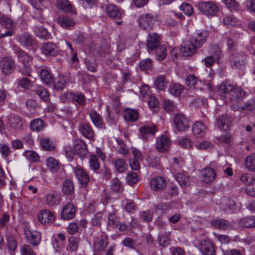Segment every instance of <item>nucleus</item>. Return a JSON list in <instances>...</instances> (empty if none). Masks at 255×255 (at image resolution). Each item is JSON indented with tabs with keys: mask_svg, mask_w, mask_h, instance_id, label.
I'll use <instances>...</instances> for the list:
<instances>
[{
	"mask_svg": "<svg viewBox=\"0 0 255 255\" xmlns=\"http://www.w3.org/2000/svg\"><path fill=\"white\" fill-rule=\"evenodd\" d=\"M221 96L232 101L241 100L245 96V92L241 87L223 82L218 88Z\"/></svg>",
	"mask_w": 255,
	"mask_h": 255,
	"instance_id": "f257e3e1",
	"label": "nucleus"
},
{
	"mask_svg": "<svg viewBox=\"0 0 255 255\" xmlns=\"http://www.w3.org/2000/svg\"><path fill=\"white\" fill-rule=\"evenodd\" d=\"M197 7L201 13L207 15H213L218 11L217 5L210 1L200 2Z\"/></svg>",
	"mask_w": 255,
	"mask_h": 255,
	"instance_id": "f03ea898",
	"label": "nucleus"
},
{
	"mask_svg": "<svg viewBox=\"0 0 255 255\" xmlns=\"http://www.w3.org/2000/svg\"><path fill=\"white\" fill-rule=\"evenodd\" d=\"M173 123L176 128L180 131L186 130L190 127L189 120L182 113L174 116Z\"/></svg>",
	"mask_w": 255,
	"mask_h": 255,
	"instance_id": "7ed1b4c3",
	"label": "nucleus"
},
{
	"mask_svg": "<svg viewBox=\"0 0 255 255\" xmlns=\"http://www.w3.org/2000/svg\"><path fill=\"white\" fill-rule=\"evenodd\" d=\"M74 175L78 181L79 186L81 188L87 186L90 181V177L88 173L82 167H77L74 169Z\"/></svg>",
	"mask_w": 255,
	"mask_h": 255,
	"instance_id": "20e7f679",
	"label": "nucleus"
},
{
	"mask_svg": "<svg viewBox=\"0 0 255 255\" xmlns=\"http://www.w3.org/2000/svg\"><path fill=\"white\" fill-rule=\"evenodd\" d=\"M156 18L149 13L142 14L140 16L138 22L140 27L146 31H148L153 27Z\"/></svg>",
	"mask_w": 255,
	"mask_h": 255,
	"instance_id": "39448f33",
	"label": "nucleus"
},
{
	"mask_svg": "<svg viewBox=\"0 0 255 255\" xmlns=\"http://www.w3.org/2000/svg\"><path fill=\"white\" fill-rule=\"evenodd\" d=\"M0 69L5 75L10 74L15 69L14 60L10 57H4L0 61Z\"/></svg>",
	"mask_w": 255,
	"mask_h": 255,
	"instance_id": "423d86ee",
	"label": "nucleus"
},
{
	"mask_svg": "<svg viewBox=\"0 0 255 255\" xmlns=\"http://www.w3.org/2000/svg\"><path fill=\"white\" fill-rule=\"evenodd\" d=\"M198 249L204 255H215V250L214 245L209 239L201 241Z\"/></svg>",
	"mask_w": 255,
	"mask_h": 255,
	"instance_id": "0eeeda50",
	"label": "nucleus"
},
{
	"mask_svg": "<svg viewBox=\"0 0 255 255\" xmlns=\"http://www.w3.org/2000/svg\"><path fill=\"white\" fill-rule=\"evenodd\" d=\"M37 218L40 223L47 225L54 221L55 215L52 211L48 209H42L38 214Z\"/></svg>",
	"mask_w": 255,
	"mask_h": 255,
	"instance_id": "6e6552de",
	"label": "nucleus"
},
{
	"mask_svg": "<svg viewBox=\"0 0 255 255\" xmlns=\"http://www.w3.org/2000/svg\"><path fill=\"white\" fill-rule=\"evenodd\" d=\"M139 137L145 142L148 140V138L152 136L157 131V128L155 125L143 126L139 129Z\"/></svg>",
	"mask_w": 255,
	"mask_h": 255,
	"instance_id": "1a4fd4ad",
	"label": "nucleus"
},
{
	"mask_svg": "<svg viewBox=\"0 0 255 255\" xmlns=\"http://www.w3.org/2000/svg\"><path fill=\"white\" fill-rule=\"evenodd\" d=\"M24 236L27 241L34 246H38L41 240V235L38 231L25 230Z\"/></svg>",
	"mask_w": 255,
	"mask_h": 255,
	"instance_id": "9d476101",
	"label": "nucleus"
},
{
	"mask_svg": "<svg viewBox=\"0 0 255 255\" xmlns=\"http://www.w3.org/2000/svg\"><path fill=\"white\" fill-rule=\"evenodd\" d=\"M151 188L155 191H161L166 186V181L165 178L161 176L153 177L150 181Z\"/></svg>",
	"mask_w": 255,
	"mask_h": 255,
	"instance_id": "9b49d317",
	"label": "nucleus"
},
{
	"mask_svg": "<svg viewBox=\"0 0 255 255\" xmlns=\"http://www.w3.org/2000/svg\"><path fill=\"white\" fill-rule=\"evenodd\" d=\"M209 32L205 30H198L192 38V40L198 48H200L206 42L209 36Z\"/></svg>",
	"mask_w": 255,
	"mask_h": 255,
	"instance_id": "f8f14e48",
	"label": "nucleus"
},
{
	"mask_svg": "<svg viewBox=\"0 0 255 255\" xmlns=\"http://www.w3.org/2000/svg\"><path fill=\"white\" fill-rule=\"evenodd\" d=\"M247 60L246 55L243 53H235L231 59L233 66L236 69L243 70L245 67Z\"/></svg>",
	"mask_w": 255,
	"mask_h": 255,
	"instance_id": "ddd939ff",
	"label": "nucleus"
},
{
	"mask_svg": "<svg viewBox=\"0 0 255 255\" xmlns=\"http://www.w3.org/2000/svg\"><path fill=\"white\" fill-rule=\"evenodd\" d=\"M60 195L56 192L48 193L44 197V203L48 207H53L59 204Z\"/></svg>",
	"mask_w": 255,
	"mask_h": 255,
	"instance_id": "4468645a",
	"label": "nucleus"
},
{
	"mask_svg": "<svg viewBox=\"0 0 255 255\" xmlns=\"http://www.w3.org/2000/svg\"><path fill=\"white\" fill-rule=\"evenodd\" d=\"M199 48L194 42L191 41H184L180 48L181 53L185 56H190L193 55L196 51V49Z\"/></svg>",
	"mask_w": 255,
	"mask_h": 255,
	"instance_id": "2eb2a0df",
	"label": "nucleus"
},
{
	"mask_svg": "<svg viewBox=\"0 0 255 255\" xmlns=\"http://www.w3.org/2000/svg\"><path fill=\"white\" fill-rule=\"evenodd\" d=\"M216 177V173L215 170L211 167H207L201 171L200 178L202 181L206 183L213 182Z\"/></svg>",
	"mask_w": 255,
	"mask_h": 255,
	"instance_id": "dca6fc26",
	"label": "nucleus"
},
{
	"mask_svg": "<svg viewBox=\"0 0 255 255\" xmlns=\"http://www.w3.org/2000/svg\"><path fill=\"white\" fill-rule=\"evenodd\" d=\"M104 10L107 15L113 19L120 18L122 12L120 9L114 4L109 3L103 6Z\"/></svg>",
	"mask_w": 255,
	"mask_h": 255,
	"instance_id": "f3484780",
	"label": "nucleus"
},
{
	"mask_svg": "<svg viewBox=\"0 0 255 255\" xmlns=\"http://www.w3.org/2000/svg\"><path fill=\"white\" fill-rule=\"evenodd\" d=\"M210 224L214 228L223 230L232 228L233 224L230 221L224 219L216 218L211 220Z\"/></svg>",
	"mask_w": 255,
	"mask_h": 255,
	"instance_id": "a211bd4d",
	"label": "nucleus"
},
{
	"mask_svg": "<svg viewBox=\"0 0 255 255\" xmlns=\"http://www.w3.org/2000/svg\"><path fill=\"white\" fill-rule=\"evenodd\" d=\"M65 97L73 103H76L80 106H84L85 104L86 97L82 93H66L64 94Z\"/></svg>",
	"mask_w": 255,
	"mask_h": 255,
	"instance_id": "6ab92c4d",
	"label": "nucleus"
},
{
	"mask_svg": "<svg viewBox=\"0 0 255 255\" xmlns=\"http://www.w3.org/2000/svg\"><path fill=\"white\" fill-rule=\"evenodd\" d=\"M80 133L86 138L93 140L95 137L94 131L89 123H83L79 125Z\"/></svg>",
	"mask_w": 255,
	"mask_h": 255,
	"instance_id": "aec40b11",
	"label": "nucleus"
},
{
	"mask_svg": "<svg viewBox=\"0 0 255 255\" xmlns=\"http://www.w3.org/2000/svg\"><path fill=\"white\" fill-rule=\"evenodd\" d=\"M162 45L160 44V37L155 33H149L146 40V46L148 49L154 50L158 46Z\"/></svg>",
	"mask_w": 255,
	"mask_h": 255,
	"instance_id": "412c9836",
	"label": "nucleus"
},
{
	"mask_svg": "<svg viewBox=\"0 0 255 255\" xmlns=\"http://www.w3.org/2000/svg\"><path fill=\"white\" fill-rule=\"evenodd\" d=\"M75 215V208L71 203H66L62 208L61 212V217L65 220L72 219Z\"/></svg>",
	"mask_w": 255,
	"mask_h": 255,
	"instance_id": "4be33fe9",
	"label": "nucleus"
},
{
	"mask_svg": "<svg viewBox=\"0 0 255 255\" xmlns=\"http://www.w3.org/2000/svg\"><path fill=\"white\" fill-rule=\"evenodd\" d=\"M14 54L16 56L18 61L22 64H29L32 60V57L19 47L14 50Z\"/></svg>",
	"mask_w": 255,
	"mask_h": 255,
	"instance_id": "5701e85b",
	"label": "nucleus"
},
{
	"mask_svg": "<svg viewBox=\"0 0 255 255\" xmlns=\"http://www.w3.org/2000/svg\"><path fill=\"white\" fill-rule=\"evenodd\" d=\"M16 40L23 47L31 46L34 42V38L28 33L18 35Z\"/></svg>",
	"mask_w": 255,
	"mask_h": 255,
	"instance_id": "b1692460",
	"label": "nucleus"
},
{
	"mask_svg": "<svg viewBox=\"0 0 255 255\" xmlns=\"http://www.w3.org/2000/svg\"><path fill=\"white\" fill-rule=\"evenodd\" d=\"M186 85L191 88L201 89L202 82L198 78L194 75H188L185 79Z\"/></svg>",
	"mask_w": 255,
	"mask_h": 255,
	"instance_id": "393cba45",
	"label": "nucleus"
},
{
	"mask_svg": "<svg viewBox=\"0 0 255 255\" xmlns=\"http://www.w3.org/2000/svg\"><path fill=\"white\" fill-rule=\"evenodd\" d=\"M218 128L223 130H227L231 125V118L227 115H223L218 118L216 120Z\"/></svg>",
	"mask_w": 255,
	"mask_h": 255,
	"instance_id": "a878e982",
	"label": "nucleus"
},
{
	"mask_svg": "<svg viewBox=\"0 0 255 255\" xmlns=\"http://www.w3.org/2000/svg\"><path fill=\"white\" fill-rule=\"evenodd\" d=\"M41 49L42 53L47 56H55L58 53L56 45L51 42L44 43Z\"/></svg>",
	"mask_w": 255,
	"mask_h": 255,
	"instance_id": "bb28decb",
	"label": "nucleus"
},
{
	"mask_svg": "<svg viewBox=\"0 0 255 255\" xmlns=\"http://www.w3.org/2000/svg\"><path fill=\"white\" fill-rule=\"evenodd\" d=\"M36 70L39 73L40 78L44 83L48 84L52 82L51 74L45 66H41L39 70L37 68Z\"/></svg>",
	"mask_w": 255,
	"mask_h": 255,
	"instance_id": "cd10ccee",
	"label": "nucleus"
},
{
	"mask_svg": "<svg viewBox=\"0 0 255 255\" xmlns=\"http://www.w3.org/2000/svg\"><path fill=\"white\" fill-rule=\"evenodd\" d=\"M57 22L63 28H69L75 25L74 20L67 15H61L56 19Z\"/></svg>",
	"mask_w": 255,
	"mask_h": 255,
	"instance_id": "c85d7f7f",
	"label": "nucleus"
},
{
	"mask_svg": "<svg viewBox=\"0 0 255 255\" xmlns=\"http://www.w3.org/2000/svg\"><path fill=\"white\" fill-rule=\"evenodd\" d=\"M57 7L65 13L75 14L73 4L67 0H58L56 3Z\"/></svg>",
	"mask_w": 255,
	"mask_h": 255,
	"instance_id": "c756f323",
	"label": "nucleus"
},
{
	"mask_svg": "<svg viewBox=\"0 0 255 255\" xmlns=\"http://www.w3.org/2000/svg\"><path fill=\"white\" fill-rule=\"evenodd\" d=\"M36 36L41 39H48L50 37V33L41 25H35L32 27Z\"/></svg>",
	"mask_w": 255,
	"mask_h": 255,
	"instance_id": "7c9ffc66",
	"label": "nucleus"
},
{
	"mask_svg": "<svg viewBox=\"0 0 255 255\" xmlns=\"http://www.w3.org/2000/svg\"><path fill=\"white\" fill-rule=\"evenodd\" d=\"M46 124L43 120L37 118L32 120L29 125L31 130L33 131L39 132L44 129Z\"/></svg>",
	"mask_w": 255,
	"mask_h": 255,
	"instance_id": "2f4dec72",
	"label": "nucleus"
},
{
	"mask_svg": "<svg viewBox=\"0 0 255 255\" xmlns=\"http://www.w3.org/2000/svg\"><path fill=\"white\" fill-rule=\"evenodd\" d=\"M206 130L205 126L200 122H195L192 126L193 133L197 137H203L205 135Z\"/></svg>",
	"mask_w": 255,
	"mask_h": 255,
	"instance_id": "473e14b6",
	"label": "nucleus"
},
{
	"mask_svg": "<svg viewBox=\"0 0 255 255\" xmlns=\"http://www.w3.org/2000/svg\"><path fill=\"white\" fill-rule=\"evenodd\" d=\"M90 119L93 125L97 128H101L104 126L102 117L95 111H91L89 113Z\"/></svg>",
	"mask_w": 255,
	"mask_h": 255,
	"instance_id": "72a5a7b5",
	"label": "nucleus"
},
{
	"mask_svg": "<svg viewBox=\"0 0 255 255\" xmlns=\"http://www.w3.org/2000/svg\"><path fill=\"white\" fill-rule=\"evenodd\" d=\"M223 22L224 25L229 27L241 26V22L239 19L232 14L225 16L223 19Z\"/></svg>",
	"mask_w": 255,
	"mask_h": 255,
	"instance_id": "f704fd0d",
	"label": "nucleus"
},
{
	"mask_svg": "<svg viewBox=\"0 0 255 255\" xmlns=\"http://www.w3.org/2000/svg\"><path fill=\"white\" fill-rule=\"evenodd\" d=\"M209 56L214 59L215 61H218L222 56L221 48L216 45H210L208 49Z\"/></svg>",
	"mask_w": 255,
	"mask_h": 255,
	"instance_id": "c9c22d12",
	"label": "nucleus"
},
{
	"mask_svg": "<svg viewBox=\"0 0 255 255\" xmlns=\"http://www.w3.org/2000/svg\"><path fill=\"white\" fill-rule=\"evenodd\" d=\"M124 117L128 121L134 122L138 118L139 115L137 111L134 109L127 108L123 111Z\"/></svg>",
	"mask_w": 255,
	"mask_h": 255,
	"instance_id": "e433bc0d",
	"label": "nucleus"
},
{
	"mask_svg": "<svg viewBox=\"0 0 255 255\" xmlns=\"http://www.w3.org/2000/svg\"><path fill=\"white\" fill-rule=\"evenodd\" d=\"M244 165L248 171L255 172V153L251 154L245 158Z\"/></svg>",
	"mask_w": 255,
	"mask_h": 255,
	"instance_id": "4c0bfd02",
	"label": "nucleus"
},
{
	"mask_svg": "<svg viewBox=\"0 0 255 255\" xmlns=\"http://www.w3.org/2000/svg\"><path fill=\"white\" fill-rule=\"evenodd\" d=\"M88 161L90 169L94 172L97 173L100 167L97 157L94 154H91L89 155Z\"/></svg>",
	"mask_w": 255,
	"mask_h": 255,
	"instance_id": "58836bf2",
	"label": "nucleus"
},
{
	"mask_svg": "<svg viewBox=\"0 0 255 255\" xmlns=\"http://www.w3.org/2000/svg\"><path fill=\"white\" fill-rule=\"evenodd\" d=\"M47 168L53 173L56 172L60 168L59 163L53 157H50L46 160Z\"/></svg>",
	"mask_w": 255,
	"mask_h": 255,
	"instance_id": "ea45409f",
	"label": "nucleus"
},
{
	"mask_svg": "<svg viewBox=\"0 0 255 255\" xmlns=\"http://www.w3.org/2000/svg\"><path fill=\"white\" fill-rule=\"evenodd\" d=\"M79 246V240L77 238L72 236L68 240V245L66 247L67 251L71 252L77 251Z\"/></svg>",
	"mask_w": 255,
	"mask_h": 255,
	"instance_id": "a19ab883",
	"label": "nucleus"
},
{
	"mask_svg": "<svg viewBox=\"0 0 255 255\" xmlns=\"http://www.w3.org/2000/svg\"><path fill=\"white\" fill-rule=\"evenodd\" d=\"M241 34L236 33L235 31H232L227 37L228 49H231L236 45V42L238 38L240 37Z\"/></svg>",
	"mask_w": 255,
	"mask_h": 255,
	"instance_id": "79ce46f5",
	"label": "nucleus"
},
{
	"mask_svg": "<svg viewBox=\"0 0 255 255\" xmlns=\"http://www.w3.org/2000/svg\"><path fill=\"white\" fill-rule=\"evenodd\" d=\"M108 241L105 239L97 238L93 243L95 250L97 251H103L107 247Z\"/></svg>",
	"mask_w": 255,
	"mask_h": 255,
	"instance_id": "37998d69",
	"label": "nucleus"
},
{
	"mask_svg": "<svg viewBox=\"0 0 255 255\" xmlns=\"http://www.w3.org/2000/svg\"><path fill=\"white\" fill-rule=\"evenodd\" d=\"M239 225L244 228L255 227V216L246 217L239 221Z\"/></svg>",
	"mask_w": 255,
	"mask_h": 255,
	"instance_id": "c03bdc74",
	"label": "nucleus"
},
{
	"mask_svg": "<svg viewBox=\"0 0 255 255\" xmlns=\"http://www.w3.org/2000/svg\"><path fill=\"white\" fill-rule=\"evenodd\" d=\"M175 178L181 186L187 185L189 183V176L185 173H178L175 175Z\"/></svg>",
	"mask_w": 255,
	"mask_h": 255,
	"instance_id": "a18cd8bd",
	"label": "nucleus"
},
{
	"mask_svg": "<svg viewBox=\"0 0 255 255\" xmlns=\"http://www.w3.org/2000/svg\"><path fill=\"white\" fill-rule=\"evenodd\" d=\"M115 168L118 172L123 173L126 171L128 168V165L125 160L123 159H117L113 162Z\"/></svg>",
	"mask_w": 255,
	"mask_h": 255,
	"instance_id": "49530a36",
	"label": "nucleus"
},
{
	"mask_svg": "<svg viewBox=\"0 0 255 255\" xmlns=\"http://www.w3.org/2000/svg\"><path fill=\"white\" fill-rule=\"evenodd\" d=\"M62 192L64 194L67 196L74 193V185L71 180H66L64 182L62 187Z\"/></svg>",
	"mask_w": 255,
	"mask_h": 255,
	"instance_id": "de8ad7c7",
	"label": "nucleus"
},
{
	"mask_svg": "<svg viewBox=\"0 0 255 255\" xmlns=\"http://www.w3.org/2000/svg\"><path fill=\"white\" fill-rule=\"evenodd\" d=\"M75 153L80 157H85L88 153L86 144H74Z\"/></svg>",
	"mask_w": 255,
	"mask_h": 255,
	"instance_id": "09e8293b",
	"label": "nucleus"
},
{
	"mask_svg": "<svg viewBox=\"0 0 255 255\" xmlns=\"http://www.w3.org/2000/svg\"><path fill=\"white\" fill-rule=\"evenodd\" d=\"M157 88L160 90H164L169 85V82L162 76H158L155 82Z\"/></svg>",
	"mask_w": 255,
	"mask_h": 255,
	"instance_id": "8fccbe9b",
	"label": "nucleus"
},
{
	"mask_svg": "<svg viewBox=\"0 0 255 255\" xmlns=\"http://www.w3.org/2000/svg\"><path fill=\"white\" fill-rule=\"evenodd\" d=\"M10 126L15 129L20 128L22 126L20 118L16 115H13L9 119Z\"/></svg>",
	"mask_w": 255,
	"mask_h": 255,
	"instance_id": "3c124183",
	"label": "nucleus"
},
{
	"mask_svg": "<svg viewBox=\"0 0 255 255\" xmlns=\"http://www.w3.org/2000/svg\"><path fill=\"white\" fill-rule=\"evenodd\" d=\"M154 50H155V55L157 60L162 61L166 58L167 51L164 45L158 46Z\"/></svg>",
	"mask_w": 255,
	"mask_h": 255,
	"instance_id": "603ef678",
	"label": "nucleus"
},
{
	"mask_svg": "<svg viewBox=\"0 0 255 255\" xmlns=\"http://www.w3.org/2000/svg\"><path fill=\"white\" fill-rule=\"evenodd\" d=\"M246 191L249 196L255 197V177L254 176L251 180L246 184Z\"/></svg>",
	"mask_w": 255,
	"mask_h": 255,
	"instance_id": "864d4df0",
	"label": "nucleus"
},
{
	"mask_svg": "<svg viewBox=\"0 0 255 255\" xmlns=\"http://www.w3.org/2000/svg\"><path fill=\"white\" fill-rule=\"evenodd\" d=\"M27 160L31 162H37L39 160V155L35 151L32 150H26L23 153Z\"/></svg>",
	"mask_w": 255,
	"mask_h": 255,
	"instance_id": "5fc2aeb1",
	"label": "nucleus"
},
{
	"mask_svg": "<svg viewBox=\"0 0 255 255\" xmlns=\"http://www.w3.org/2000/svg\"><path fill=\"white\" fill-rule=\"evenodd\" d=\"M183 90V87L179 84H173L169 88L171 94L176 97L179 96Z\"/></svg>",
	"mask_w": 255,
	"mask_h": 255,
	"instance_id": "6e6d98bb",
	"label": "nucleus"
},
{
	"mask_svg": "<svg viewBox=\"0 0 255 255\" xmlns=\"http://www.w3.org/2000/svg\"><path fill=\"white\" fill-rule=\"evenodd\" d=\"M119 220L118 217L114 214H110L108 217L107 225L109 228L114 229L118 227Z\"/></svg>",
	"mask_w": 255,
	"mask_h": 255,
	"instance_id": "4d7b16f0",
	"label": "nucleus"
},
{
	"mask_svg": "<svg viewBox=\"0 0 255 255\" xmlns=\"http://www.w3.org/2000/svg\"><path fill=\"white\" fill-rule=\"evenodd\" d=\"M0 23L6 28L10 29L14 26V21L11 18L4 15H2L0 16Z\"/></svg>",
	"mask_w": 255,
	"mask_h": 255,
	"instance_id": "13d9d810",
	"label": "nucleus"
},
{
	"mask_svg": "<svg viewBox=\"0 0 255 255\" xmlns=\"http://www.w3.org/2000/svg\"><path fill=\"white\" fill-rule=\"evenodd\" d=\"M20 255H36V253L28 244H23L20 246Z\"/></svg>",
	"mask_w": 255,
	"mask_h": 255,
	"instance_id": "bf43d9fd",
	"label": "nucleus"
},
{
	"mask_svg": "<svg viewBox=\"0 0 255 255\" xmlns=\"http://www.w3.org/2000/svg\"><path fill=\"white\" fill-rule=\"evenodd\" d=\"M36 94L44 101L48 100V94L46 89L43 87H38L35 90Z\"/></svg>",
	"mask_w": 255,
	"mask_h": 255,
	"instance_id": "052dcab7",
	"label": "nucleus"
},
{
	"mask_svg": "<svg viewBox=\"0 0 255 255\" xmlns=\"http://www.w3.org/2000/svg\"><path fill=\"white\" fill-rule=\"evenodd\" d=\"M7 247L10 252H14L17 247V243L15 239L12 236L6 238Z\"/></svg>",
	"mask_w": 255,
	"mask_h": 255,
	"instance_id": "680f3d73",
	"label": "nucleus"
},
{
	"mask_svg": "<svg viewBox=\"0 0 255 255\" xmlns=\"http://www.w3.org/2000/svg\"><path fill=\"white\" fill-rule=\"evenodd\" d=\"M223 1L231 11H238L239 10V4L235 0H223Z\"/></svg>",
	"mask_w": 255,
	"mask_h": 255,
	"instance_id": "e2e57ef3",
	"label": "nucleus"
},
{
	"mask_svg": "<svg viewBox=\"0 0 255 255\" xmlns=\"http://www.w3.org/2000/svg\"><path fill=\"white\" fill-rule=\"evenodd\" d=\"M180 8L188 16L191 15L193 12V7L192 5L188 3H182L180 6Z\"/></svg>",
	"mask_w": 255,
	"mask_h": 255,
	"instance_id": "0e129e2a",
	"label": "nucleus"
},
{
	"mask_svg": "<svg viewBox=\"0 0 255 255\" xmlns=\"http://www.w3.org/2000/svg\"><path fill=\"white\" fill-rule=\"evenodd\" d=\"M127 183L129 185H133L136 183L138 181V177L136 173L131 172L128 173L126 176Z\"/></svg>",
	"mask_w": 255,
	"mask_h": 255,
	"instance_id": "69168bd1",
	"label": "nucleus"
},
{
	"mask_svg": "<svg viewBox=\"0 0 255 255\" xmlns=\"http://www.w3.org/2000/svg\"><path fill=\"white\" fill-rule=\"evenodd\" d=\"M17 85L22 89L27 90L30 86V82L27 78H22L17 80Z\"/></svg>",
	"mask_w": 255,
	"mask_h": 255,
	"instance_id": "338daca9",
	"label": "nucleus"
},
{
	"mask_svg": "<svg viewBox=\"0 0 255 255\" xmlns=\"http://www.w3.org/2000/svg\"><path fill=\"white\" fill-rule=\"evenodd\" d=\"M67 232L70 235H74L79 231V224L77 222H71L66 228Z\"/></svg>",
	"mask_w": 255,
	"mask_h": 255,
	"instance_id": "774afa93",
	"label": "nucleus"
}]
</instances>
